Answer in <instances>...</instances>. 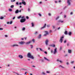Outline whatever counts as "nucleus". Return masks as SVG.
I'll use <instances>...</instances> for the list:
<instances>
[{"label": "nucleus", "instance_id": "1", "mask_svg": "<svg viewBox=\"0 0 75 75\" xmlns=\"http://www.w3.org/2000/svg\"><path fill=\"white\" fill-rule=\"evenodd\" d=\"M27 56L28 58H31L32 59H34V57H33V56L31 55V53H28Z\"/></svg>", "mask_w": 75, "mask_h": 75}, {"label": "nucleus", "instance_id": "2", "mask_svg": "<svg viewBox=\"0 0 75 75\" xmlns=\"http://www.w3.org/2000/svg\"><path fill=\"white\" fill-rule=\"evenodd\" d=\"M71 2H72L71 0H67V6H71Z\"/></svg>", "mask_w": 75, "mask_h": 75}, {"label": "nucleus", "instance_id": "3", "mask_svg": "<svg viewBox=\"0 0 75 75\" xmlns=\"http://www.w3.org/2000/svg\"><path fill=\"white\" fill-rule=\"evenodd\" d=\"M25 21V19H22L20 20V22L22 23H24Z\"/></svg>", "mask_w": 75, "mask_h": 75}, {"label": "nucleus", "instance_id": "4", "mask_svg": "<svg viewBox=\"0 0 75 75\" xmlns=\"http://www.w3.org/2000/svg\"><path fill=\"white\" fill-rule=\"evenodd\" d=\"M57 47H55V48L54 49V51L53 52V54H55L56 53H57Z\"/></svg>", "mask_w": 75, "mask_h": 75}, {"label": "nucleus", "instance_id": "5", "mask_svg": "<svg viewBox=\"0 0 75 75\" xmlns=\"http://www.w3.org/2000/svg\"><path fill=\"white\" fill-rule=\"evenodd\" d=\"M63 38H64V36H62L60 38L59 41L61 43L62 42V41H63Z\"/></svg>", "mask_w": 75, "mask_h": 75}, {"label": "nucleus", "instance_id": "6", "mask_svg": "<svg viewBox=\"0 0 75 75\" xmlns=\"http://www.w3.org/2000/svg\"><path fill=\"white\" fill-rule=\"evenodd\" d=\"M18 57L19 59H23V56L21 54H19L18 56Z\"/></svg>", "mask_w": 75, "mask_h": 75}, {"label": "nucleus", "instance_id": "7", "mask_svg": "<svg viewBox=\"0 0 75 75\" xmlns=\"http://www.w3.org/2000/svg\"><path fill=\"white\" fill-rule=\"evenodd\" d=\"M19 43L21 45H23V44H25V42L24 41L19 42Z\"/></svg>", "mask_w": 75, "mask_h": 75}, {"label": "nucleus", "instance_id": "8", "mask_svg": "<svg viewBox=\"0 0 75 75\" xmlns=\"http://www.w3.org/2000/svg\"><path fill=\"white\" fill-rule=\"evenodd\" d=\"M44 59L46 61H47L48 62H50V59H47V58L45 57H44Z\"/></svg>", "mask_w": 75, "mask_h": 75}, {"label": "nucleus", "instance_id": "9", "mask_svg": "<svg viewBox=\"0 0 75 75\" xmlns=\"http://www.w3.org/2000/svg\"><path fill=\"white\" fill-rule=\"evenodd\" d=\"M18 45L15 44L12 45V47H18Z\"/></svg>", "mask_w": 75, "mask_h": 75}, {"label": "nucleus", "instance_id": "10", "mask_svg": "<svg viewBox=\"0 0 75 75\" xmlns=\"http://www.w3.org/2000/svg\"><path fill=\"white\" fill-rule=\"evenodd\" d=\"M45 33L46 34L44 35V36H46L47 35H48V32L47 31H45Z\"/></svg>", "mask_w": 75, "mask_h": 75}, {"label": "nucleus", "instance_id": "11", "mask_svg": "<svg viewBox=\"0 0 75 75\" xmlns=\"http://www.w3.org/2000/svg\"><path fill=\"white\" fill-rule=\"evenodd\" d=\"M45 27H46V24L45 23V25L43 26V27H41V28H40V30H42V29H43V28H45Z\"/></svg>", "mask_w": 75, "mask_h": 75}, {"label": "nucleus", "instance_id": "12", "mask_svg": "<svg viewBox=\"0 0 75 75\" xmlns=\"http://www.w3.org/2000/svg\"><path fill=\"white\" fill-rule=\"evenodd\" d=\"M48 40H47L45 41V44L46 45H48Z\"/></svg>", "mask_w": 75, "mask_h": 75}, {"label": "nucleus", "instance_id": "13", "mask_svg": "<svg viewBox=\"0 0 75 75\" xmlns=\"http://www.w3.org/2000/svg\"><path fill=\"white\" fill-rule=\"evenodd\" d=\"M68 52L69 54H71V52H72V50H68Z\"/></svg>", "mask_w": 75, "mask_h": 75}, {"label": "nucleus", "instance_id": "14", "mask_svg": "<svg viewBox=\"0 0 75 75\" xmlns=\"http://www.w3.org/2000/svg\"><path fill=\"white\" fill-rule=\"evenodd\" d=\"M18 13H19V11L18 9L16 10L15 11V14H18Z\"/></svg>", "mask_w": 75, "mask_h": 75}, {"label": "nucleus", "instance_id": "15", "mask_svg": "<svg viewBox=\"0 0 75 75\" xmlns=\"http://www.w3.org/2000/svg\"><path fill=\"white\" fill-rule=\"evenodd\" d=\"M31 41H29L28 42H26V45L29 44H30V43H31Z\"/></svg>", "mask_w": 75, "mask_h": 75}, {"label": "nucleus", "instance_id": "16", "mask_svg": "<svg viewBox=\"0 0 75 75\" xmlns=\"http://www.w3.org/2000/svg\"><path fill=\"white\" fill-rule=\"evenodd\" d=\"M22 4H23L24 5H26V3H25V2L24 1H22Z\"/></svg>", "mask_w": 75, "mask_h": 75}, {"label": "nucleus", "instance_id": "17", "mask_svg": "<svg viewBox=\"0 0 75 75\" xmlns=\"http://www.w3.org/2000/svg\"><path fill=\"white\" fill-rule=\"evenodd\" d=\"M41 35L40 34L39 35V36L38 37V38L39 39H40V38H41Z\"/></svg>", "mask_w": 75, "mask_h": 75}, {"label": "nucleus", "instance_id": "18", "mask_svg": "<svg viewBox=\"0 0 75 75\" xmlns=\"http://www.w3.org/2000/svg\"><path fill=\"white\" fill-rule=\"evenodd\" d=\"M58 22L59 23H60V22L62 23H63L64 22V21H61V20H60L58 21Z\"/></svg>", "mask_w": 75, "mask_h": 75}, {"label": "nucleus", "instance_id": "19", "mask_svg": "<svg viewBox=\"0 0 75 75\" xmlns=\"http://www.w3.org/2000/svg\"><path fill=\"white\" fill-rule=\"evenodd\" d=\"M67 34H68V32H67V31H65L64 32V34L65 35H67Z\"/></svg>", "mask_w": 75, "mask_h": 75}, {"label": "nucleus", "instance_id": "20", "mask_svg": "<svg viewBox=\"0 0 75 75\" xmlns=\"http://www.w3.org/2000/svg\"><path fill=\"white\" fill-rule=\"evenodd\" d=\"M8 10L9 11H13V10H12V9H11V8H9L8 9Z\"/></svg>", "mask_w": 75, "mask_h": 75}, {"label": "nucleus", "instance_id": "21", "mask_svg": "<svg viewBox=\"0 0 75 75\" xmlns=\"http://www.w3.org/2000/svg\"><path fill=\"white\" fill-rule=\"evenodd\" d=\"M71 34L72 33L71 32H69L68 33V34L69 35H70V36L71 35Z\"/></svg>", "mask_w": 75, "mask_h": 75}, {"label": "nucleus", "instance_id": "22", "mask_svg": "<svg viewBox=\"0 0 75 75\" xmlns=\"http://www.w3.org/2000/svg\"><path fill=\"white\" fill-rule=\"evenodd\" d=\"M75 62H74V61H72L71 62V64H74V63Z\"/></svg>", "mask_w": 75, "mask_h": 75}, {"label": "nucleus", "instance_id": "23", "mask_svg": "<svg viewBox=\"0 0 75 75\" xmlns=\"http://www.w3.org/2000/svg\"><path fill=\"white\" fill-rule=\"evenodd\" d=\"M21 16H18L17 18H18V19H20V18H21Z\"/></svg>", "mask_w": 75, "mask_h": 75}, {"label": "nucleus", "instance_id": "24", "mask_svg": "<svg viewBox=\"0 0 75 75\" xmlns=\"http://www.w3.org/2000/svg\"><path fill=\"white\" fill-rule=\"evenodd\" d=\"M51 46L52 47H55V45H51Z\"/></svg>", "mask_w": 75, "mask_h": 75}, {"label": "nucleus", "instance_id": "25", "mask_svg": "<svg viewBox=\"0 0 75 75\" xmlns=\"http://www.w3.org/2000/svg\"><path fill=\"white\" fill-rule=\"evenodd\" d=\"M47 28H49V27H50V25H47Z\"/></svg>", "mask_w": 75, "mask_h": 75}, {"label": "nucleus", "instance_id": "26", "mask_svg": "<svg viewBox=\"0 0 75 75\" xmlns=\"http://www.w3.org/2000/svg\"><path fill=\"white\" fill-rule=\"evenodd\" d=\"M14 5H11V6H10V7H11V8H14Z\"/></svg>", "mask_w": 75, "mask_h": 75}, {"label": "nucleus", "instance_id": "27", "mask_svg": "<svg viewBox=\"0 0 75 75\" xmlns=\"http://www.w3.org/2000/svg\"><path fill=\"white\" fill-rule=\"evenodd\" d=\"M59 67H61L62 68H64V67L63 66H61V65H60L59 66Z\"/></svg>", "mask_w": 75, "mask_h": 75}, {"label": "nucleus", "instance_id": "28", "mask_svg": "<svg viewBox=\"0 0 75 75\" xmlns=\"http://www.w3.org/2000/svg\"><path fill=\"white\" fill-rule=\"evenodd\" d=\"M31 25H32V27H34V23H31Z\"/></svg>", "mask_w": 75, "mask_h": 75}, {"label": "nucleus", "instance_id": "29", "mask_svg": "<svg viewBox=\"0 0 75 75\" xmlns=\"http://www.w3.org/2000/svg\"><path fill=\"white\" fill-rule=\"evenodd\" d=\"M25 28H23L22 29V30L23 31H24V30H25Z\"/></svg>", "mask_w": 75, "mask_h": 75}, {"label": "nucleus", "instance_id": "30", "mask_svg": "<svg viewBox=\"0 0 75 75\" xmlns=\"http://www.w3.org/2000/svg\"><path fill=\"white\" fill-rule=\"evenodd\" d=\"M48 16H51V13H48Z\"/></svg>", "mask_w": 75, "mask_h": 75}, {"label": "nucleus", "instance_id": "31", "mask_svg": "<svg viewBox=\"0 0 75 75\" xmlns=\"http://www.w3.org/2000/svg\"><path fill=\"white\" fill-rule=\"evenodd\" d=\"M59 18V16H57V17L56 18V20H58V18Z\"/></svg>", "mask_w": 75, "mask_h": 75}, {"label": "nucleus", "instance_id": "32", "mask_svg": "<svg viewBox=\"0 0 75 75\" xmlns=\"http://www.w3.org/2000/svg\"><path fill=\"white\" fill-rule=\"evenodd\" d=\"M32 41L33 42H35V40H34V39H32Z\"/></svg>", "mask_w": 75, "mask_h": 75}, {"label": "nucleus", "instance_id": "33", "mask_svg": "<svg viewBox=\"0 0 75 75\" xmlns=\"http://www.w3.org/2000/svg\"><path fill=\"white\" fill-rule=\"evenodd\" d=\"M30 46L31 47V48H33V45H31Z\"/></svg>", "mask_w": 75, "mask_h": 75}, {"label": "nucleus", "instance_id": "34", "mask_svg": "<svg viewBox=\"0 0 75 75\" xmlns=\"http://www.w3.org/2000/svg\"><path fill=\"white\" fill-rule=\"evenodd\" d=\"M42 74H43V75H46V74L45 73H44V72H42Z\"/></svg>", "mask_w": 75, "mask_h": 75}, {"label": "nucleus", "instance_id": "35", "mask_svg": "<svg viewBox=\"0 0 75 75\" xmlns=\"http://www.w3.org/2000/svg\"><path fill=\"white\" fill-rule=\"evenodd\" d=\"M4 18V17H1L0 18V19H1V20H2V19H3Z\"/></svg>", "mask_w": 75, "mask_h": 75}, {"label": "nucleus", "instance_id": "36", "mask_svg": "<svg viewBox=\"0 0 75 75\" xmlns=\"http://www.w3.org/2000/svg\"><path fill=\"white\" fill-rule=\"evenodd\" d=\"M40 60L42 62H44V60L43 59H40Z\"/></svg>", "mask_w": 75, "mask_h": 75}, {"label": "nucleus", "instance_id": "37", "mask_svg": "<svg viewBox=\"0 0 75 75\" xmlns=\"http://www.w3.org/2000/svg\"><path fill=\"white\" fill-rule=\"evenodd\" d=\"M39 49H40V50L41 51H42V50L41 48H39ZM43 51H44L43 50Z\"/></svg>", "mask_w": 75, "mask_h": 75}, {"label": "nucleus", "instance_id": "38", "mask_svg": "<svg viewBox=\"0 0 75 75\" xmlns=\"http://www.w3.org/2000/svg\"><path fill=\"white\" fill-rule=\"evenodd\" d=\"M11 2H14V1H15V0H11Z\"/></svg>", "mask_w": 75, "mask_h": 75}, {"label": "nucleus", "instance_id": "39", "mask_svg": "<svg viewBox=\"0 0 75 75\" xmlns=\"http://www.w3.org/2000/svg\"><path fill=\"white\" fill-rule=\"evenodd\" d=\"M62 47H60V50L61 51V50H62Z\"/></svg>", "mask_w": 75, "mask_h": 75}, {"label": "nucleus", "instance_id": "40", "mask_svg": "<svg viewBox=\"0 0 75 75\" xmlns=\"http://www.w3.org/2000/svg\"><path fill=\"white\" fill-rule=\"evenodd\" d=\"M4 36L5 37H6V38L8 37V35H5Z\"/></svg>", "mask_w": 75, "mask_h": 75}, {"label": "nucleus", "instance_id": "41", "mask_svg": "<svg viewBox=\"0 0 75 75\" xmlns=\"http://www.w3.org/2000/svg\"><path fill=\"white\" fill-rule=\"evenodd\" d=\"M52 27H53V29H55V26H53Z\"/></svg>", "mask_w": 75, "mask_h": 75}, {"label": "nucleus", "instance_id": "42", "mask_svg": "<svg viewBox=\"0 0 75 75\" xmlns=\"http://www.w3.org/2000/svg\"><path fill=\"white\" fill-rule=\"evenodd\" d=\"M66 42H67V40H65L64 41V43H66Z\"/></svg>", "mask_w": 75, "mask_h": 75}, {"label": "nucleus", "instance_id": "43", "mask_svg": "<svg viewBox=\"0 0 75 75\" xmlns=\"http://www.w3.org/2000/svg\"><path fill=\"white\" fill-rule=\"evenodd\" d=\"M38 15L40 16V17L41 16V14L40 13H38Z\"/></svg>", "mask_w": 75, "mask_h": 75}, {"label": "nucleus", "instance_id": "44", "mask_svg": "<svg viewBox=\"0 0 75 75\" xmlns=\"http://www.w3.org/2000/svg\"><path fill=\"white\" fill-rule=\"evenodd\" d=\"M16 5H18V2H17L16 3Z\"/></svg>", "mask_w": 75, "mask_h": 75}, {"label": "nucleus", "instance_id": "45", "mask_svg": "<svg viewBox=\"0 0 75 75\" xmlns=\"http://www.w3.org/2000/svg\"><path fill=\"white\" fill-rule=\"evenodd\" d=\"M59 62H60V63H62V61L59 60Z\"/></svg>", "mask_w": 75, "mask_h": 75}, {"label": "nucleus", "instance_id": "46", "mask_svg": "<svg viewBox=\"0 0 75 75\" xmlns=\"http://www.w3.org/2000/svg\"><path fill=\"white\" fill-rule=\"evenodd\" d=\"M70 14L71 15H72V14H73V13H72V12H71L70 13Z\"/></svg>", "mask_w": 75, "mask_h": 75}, {"label": "nucleus", "instance_id": "47", "mask_svg": "<svg viewBox=\"0 0 75 75\" xmlns=\"http://www.w3.org/2000/svg\"><path fill=\"white\" fill-rule=\"evenodd\" d=\"M12 21H11L9 23H10V24H12Z\"/></svg>", "mask_w": 75, "mask_h": 75}, {"label": "nucleus", "instance_id": "48", "mask_svg": "<svg viewBox=\"0 0 75 75\" xmlns=\"http://www.w3.org/2000/svg\"><path fill=\"white\" fill-rule=\"evenodd\" d=\"M66 64L67 65H69V63H68V62H67V63H66Z\"/></svg>", "mask_w": 75, "mask_h": 75}, {"label": "nucleus", "instance_id": "49", "mask_svg": "<svg viewBox=\"0 0 75 75\" xmlns=\"http://www.w3.org/2000/svg\"><path fill=\"white\" fill-rule=\"evenodd\" d=\"M50 33H52V30H50Z\"/></svg>", "mask_w": 75, "mask_h": 75}, {"label": "nucleus", "instance_id": "50", "mask_svg": "<svg viewBox=\"0 0 75 75\" xmlns=\"http://www.w3.org/2000/svg\"><path fill=\"white\" fill-rule=\"evenodd\" d=\"M44 53L46 54H47V52H44Z\"/></svg>", "mask_w": 75, "mask_h": 75}, {"label": "nucleus", "instance_id": "51", "mask_svg": "<svg viewBox=\"0 0 75 75\" xmlns=\"http://www.w3.org/2000/svg\"><path fill=\"white\" fill-rule=\"evenodd\" d=\"M3 30V28H0V30Z\"/></svg>", "mask_w": 75, "mask_h": 75}, {"label": "nucleus", "instance_id": "52", "mask_svg": "<svg viewBox=\"0 0 75 75\" xmlns=\"http://www.w3.org/2000/svg\"><path fill=\"white\" fill-rule=\"evenodd\" d=\"M73 68L74 69V70H75V66L73 67Z\"/></svg>", "mask_w": 75, "mask_h": 75}, {"label": "nucleus", "instance_id": "53", "mask_svg": "<svg viewBox=\"0 0 75 75\" xmlns=\"http://www.w3.org/2000/svg\"><path fill=\"white\" fill-rule=\"evenodd\" d=\"M37 34V31H36L35 32V34Z\"/></svg>", "mask_w": 75, "mask_h": 75}, {"label": "nucleus", "instance_id": "54", "mask_svg": "<svg viewBox=\"0 0 75 75\" xmlns=\"http://www.w3.org/2000/svg\"><path fill=\"white\" fill-rule=\"evenodd\" d=\"M15 18H16V17H14L13 18V20H14Z\"/></svg>", "mask_w": 75, "mask_h": 75}, {"label": "nucleus", "instance_id": "55", "mask_svg": "<svg viewBox=\"0 0 75 75\" xmlns=\"http://www.w3.org/2000/svg\"><path fill=\"white\" fill-rule=\"evenodd\" d=\"M26 18L27 19H28V18H29L28 16H26Z\"/></svg>", "mask_w": 75, "mask_h": 75}, {"label": "nucleus", "instance_id": "56", "mask_svg": "<svg viewBox=\"0 0 75 75\" xmlns=\"http://www.w3.org/2000/svg\"><path fill=\"white\" fill-rule=\"evenodd\" d=\"M59 3H61V1L60 0H59Z\"/></svg>", "mask_w": 75, "mask_h": 75}, {"label": "nucleus", "instance_id": "57", "mask_svg": "<svg viewBox=\"0 0 75 75\" xmlns=\"http://www.w3.org/2000/svg\"><path fill=\"white\" fill-rule=\"evenodd\" d=\"M38 49H39V48H36L37 51H38Z\"/></svg>", "mask_w": 75, "mask_h": 75}, {"label": "nucleus", "instance_id": "58", "mask_svg": "<svg viewBox=\"0 0 75 75\" xmlns=\"http://www.w3.org/2000/svg\"><path fill=\"white\" fill-rule=\"evenodd\" d=\"M69 43H67V46H69Z\"/></svg>", "mask_w": 75, "mask_h": 75}, {"label": "nucleus", "instance_id": "59", "mask_svg": "<svg viewBox=\"0 0 75 75\" xmlns=\"http://www.w3.org/2000/svg\"><path fill=\"white\" fill-rule=\"evenodd\" d=\"M28 11H30V8H28Z\"/></svg>", "mask_w": 75, "mask_h": 75}, {"label": "nucleus", "instance_id": "60", "mask_svg": "<svg viewBox=\"0 0 75 75\" xmlns=\"http://www.w3.org/2000/svg\"><path fill=\"white\" fill-rule=\"evenodd\" d=\"M24 18V16L21 17V18Z\"/></svg>", "mask_w": 75, "mask_h": 75}, {"label": "nucleus", "instance_id": "61", "mask_svg": "<svg viewBox=\"0 0 75 75\" xmlns=\"http://www.w3.org/2000/svg\"><path fill=\"white\" fill-rule=\"evenodd\" d=\"M19 5H21V2L19 3Z\"/></svg>", "mask_w": 75, "mask_h": 75}, {"label": "nucleus", "instance_id": "62", "mask_svg": "<svg viewBox=\"0 0 75 75\" xmlns=\"http://www.w3.org/2000/svg\"><path fill=\"white\" fill-rule=\"evenodd\" d=\"M53 52H52V50H51V53H52Z\"/></svg>", "mask_w": 75, "mask_h": 75}, {"label": "nucleus", "instance_id": "63", "mask_svg": "<svg viewBox=\"0 0 75 75\" xmlns=\"http://www.w3.org/2000/svg\"><path fill=\"white\" fill-rule=\"evenodd\" d=\"M25 75H27V72H25Z\"/></svg>", "mask_w": 75, "mask_h": 75}, {"label": "nucleus", "instance_id": "64", "mask_svg": "<svg viewBox=\"0 0 75 75\" xmlns=\"http://www.w3.org/2000/svg\"><path fill=\"white\" fill-rule=\"evenodd\" d=\"M57 61H59V59H57Z\"/></svg>", "mask_w": 75, "mask_h": 75}]
</instances>
